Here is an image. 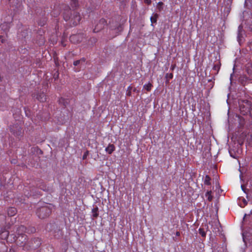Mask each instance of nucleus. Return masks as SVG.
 Returning <instances> with one entry per match:
<instances>
[{"mask_svg": "<svg viewBox=\"0 0 252 252\" xmlns=\"http://www.w3.org/2000/svg\"><path fill=\"white\" fill-rule=\"evenodd\" d=\"M42 244V240L39 237H32L28 239L27 243L24 246V251H30L39 248Z\"/></svg>", "mask_w": 252, "mask_h": 252, "instance_id": "f257e3e1", "label": "nucleus"}, {"mask_svg": "<svg viewBox=\"0 0 252 252\" xmlns=\"http://www.w3.org/2000/svg\"><path fill=\"white\" fill-rule=\"evenodd\" d=\"M53 208V206L52 205L46 204L38 208L36 211V214L39 219H45L50 215Z\"/></svg>", "mask_w": 252, "mask_h": 252, "instance_id": "f03ea898", "label": "nucleus"}, {"mask_svg": "<svg viewBox=\"0 0 252 252\" xmlns=\"http://www.w3.org/2000/svg\"><path fill=\"white\" fill-rule=\"evenodd\" d=\"M70 10L67 11L63 14V19L65 21L70 20V23L73 26H75L79 24L81 17L79 13L74 12L72 15L70 16Z\"/></svg>", "mask_w": 252, "mask_h": 252, "instance_id": "7ed1b4c3", "label": "nucleus"}, {"mask_svg": "<svg viewBox=\"0 0 252 252\" xmlns=\"http://www.w3.org/2000/svg\"><path fill=\"white\" fill-rule=\"evenodd\" d=\"M240 111L242 115H248L252 103L248 100H241L239 101Z\"/></svg>", "mask_w": 252, "mask_h": 252, "instance_id": "20e7f679", "label": "nucleus"}, {"mask_svg": "<svg viewBox=\"0 0 252 252\" xmlns=\"http://www.w3.org/2000/svg\"><path fill=\"white\" fill-rule=\"evenodd\" d=\"M28 239V238L26 235H18L16 242L17 245L22 247V250L24 251V246L27 243Z\"/></svg>", "mask_w": 252, "mask_h": 252, "instance_id": "39448f33", "label": "nucleus"}, {"mask_svg": "<svg viewBox=\"0 0 252 252\" xmlns=\"http://www.w3.org/2000/svg\"><path fill=\"white\" fill-rule=\"evenodd\" d=\"M83 38V34L81 33L75 34L70 36V41L74 43L77 44L81 42L82 41Z\"/></svg>", "mask_w": 252, "mask_h": 252, "instance_id": "423d86ee", "label": "nucleus"}, {"mask_svg": "<svg viewBox=\"0 0 252 252\" xmlns=\"http://www.w3.org/2000/svg\"><path fill=\"white\" fill-rule=\"evenodd\" d=\"M9 226H5L0 228V239L2 240H6L9 236L8 229Z\"/></svg>", "mask_w": 252, "mask_h": 252, "instance_id": "0eeeda50", "label": "nucleus"}, {"mask_svg": "<svg viewBox=\"0 0 252 252\" xmlns=\"http://www.w3.org/2000/svg\"><path fill=\"white\" fill-rule=\"evenodd\" d=\"M10 130L11 132L16 136L21 135L22 133V128L17 124L11 126H10Z\"/></svg>", "mask_w": 252, "mask_h": 252, "instance_id": "6e6552de", "label": "nucleus"}, {"mask_svg": "<svg viewBox=\"0 0 252 252\" xmlns=\"http://www.w3.org/2000/svg\"><path fill=\"white\" fill-rule=\"evenodd\" d=\"M106 24V21L104 18H101L99 21L98 24L96 25L95 28L93 30L94 32H97L101 29H102L104 26Z\"/></svg>", "mask_w": 252, "mask_h": 252, "instance_id": "1a4fd4ad", "label": "nucleus"}, {"mask_svg": "<svg viewBox=\"0 0 252 252\" xmlns=\"http://www.w3.org/2000/svg\"><path fill=\"white\" fill-rule=\"evenodd\" d=\"M33 97H35L40 102H45L46 100L47 97L45 94V93L43 91L42 92H38L37 94H33Z\"/></svg>", "mask_w": 252, "mask_h": 252, "instance_id": "9d476101", "label": "nucleus"}, {"mask_svg": "<svg viewBox=\"0 0 252 252\" xmlns=\"http://www.w3.org/2000/svg\"><path fill=\"white\" fill-rule=\"evenodd\" d=\"M16 233L17 235H26V227L24 225H20L16 228Z\"/></svg>", "mask_w": 252, "mask_h": 252, "instance_id": "9b49d317", "label": "nucleus"}, {"mask_svg": "<svg viewBox=\"0 0 252 252\" xmlns=\"http://www.w3.org/2000/svg\"><path fill=\"white\" fill-rule=\"evenodd\" d=\"M6 216L4 214H0V228L5 226H9L6 222Z\"/></svg>", "mask_w": 252, "mask_h": 252, "instance_id": "f8f14e48", "label": "nucleus"}, {"mask_svg": "<svg viewBox=\"0 0 252 252\" xmlns=\"http://www.w3.org/2000/svg\"><path fill=\"white\" fill-rule=\"evenodd\" d=\"M7 214L9 217L15 215L17 213V209L15 207H9L7 210Z\"/></svg>", "mask_w": 252, "mask_h": 252, "instance_id": "ddd939ff", "label": "nucleus"}, {"mask_svg": "<svg viewBox=\"0 0 252 252\" xmlns=\"http://www.w3.org/2000/svg\"><path fill=\"white\" fill-rule=\"evenodd\" d=\"M115 146L114 144H109L105 150L108 154L111 155L115 150Z\"/></svg>", "mask_w": 252, "mask_h": 252, "instance_id": "4468645a", "label": "nucleus"}, {"mask_svg": "<svg viewBox=\"0 0 252 252\" xmlns=\"http://www.w3.org/2000/svg\"><path fill=\"white\" fill-rule=\"evenodd\" d=\"M58 102L60 104L63 105V107H65L69 103V100L68 99L61 97L59 99Z\"/></svg>", "mask_w": 252, "mask_h": 252, "instance_id": "2eb2a0df", "label": "nucleus"}, {"mask_svg": "<svg viewBox=\"0 0 252 252\" xmlns=\"http://www.w3.org/2000/svg\"><path fill=\"white\" fill-rule=\"evenodd\" d=\"M92 217L94 219L97 218L99 216L98 208L95 206L92 210Z\"/></svg>", "mask_w": 252, "mask_h": 252, "instance_id": "dca6fc26", "label": "nucleus"}, {"mask_svg": "<svg viewBox=\"0 0 252 252\" xmlns=\"http://www.w3.org/2000/svg\"><path fill=\"white\" fill-rule=\"evenodd\" d=\"M159 17V15L158 13H155L153 14L152 16L150 18V20L151 22V26H153V24L157 23V19Z\"/></svg>", "mask_w": 252, "mask_h": 252, "instance_id": "f3484780", "label": "nucleus"}, {"mask_svg": "<svg viewBox=\"0 0 252 252\" xmlns=\"http://www.w3.org/2000/svg\"><path fill=\"white\" fill-rule=\"evenodd\" d=\"M36 232V228L33 226L26 227V233L28 234L34 233Z\"/></svg>", "mask_w": 252, "mask_h": 252, "instance_id": "a211bd4d", "label": "nucleus"}, {"mask_svg": "<svg viewBox=\"0 0 252 252\" xmlns=\"http://www.w3.org/2000/svg\"><path fill=\"white\" fill-rule=\"evenodd\" d=\"M70 4L72 8L74 9H76L79 6L77 0H70Z\"/></svg>", "mask_w": 252, "mask_h": 252, "instance_id": "6ab92c4d", "label": "nucleus"}, {"mask_svg": "<svg viewBox=\"0 0 252 252\" xmlns=\"http://www.w3.org/2000/svg\"><path fill=\"white\" fill-rule=\"evenodd\" d=\"M204 183L205 185L209 186L211 185V178L208 175H206L205 177Z\"/></svg>", "mask_w": 252, "mask_h": 252, "instance_id": "aec40b11", "label": "nucleus"}, {"mask_svg": "<svg viewBox=\"0 0 252 252\" xmlns=\"http://www.w3.org/2000/svg\"><path fill=\"white\" fill-rule=\"evenodd\" d=\"M212 191H207L205 193V196L207 197L208 201H211L213 199V196L212 195Z\"/></svg>", "mask_w": 252, "mask_h": 252, "instance_id": "412c9836", "label": "nucleus"}, {"mask_svg": "<svg viewBox=\"0 0 252 252\" xmlns=\"http://www.w3.org/2000/svg\"><path fill=\"white\" fill-rule=\"evenodd\" d=\"M152 87V84L150 83H149L147 84H145L143 86V88L148 92H150L151 90Z\"/></svg>", "mask_w": 252, "mask_h": 252, "instance_id": "4be33fe9", "label": "nucleus"}, {"mask_svg": "<svg viewBox=\"0 0 252 252\" xmlns=\"http://www.w3.org/2000/svg\"><path fill=\"white\" fill-rule=\"evenodd\" d=\"M163 3L161 1H159L157 4V8L159 11H161L163 9Z\"/></svg>", "mask_w": 252, "mask_h": 252, "instance_id": "5701e85b", "label": "nucleus"}, {"mask_svg": "<svg viewBox=\"0 0 252 252\" xmlns=\"http://www.w3.org/2000/svg\"><path fill=\"white\" fill-rule=\"evenodd\" d=\"M199 234L203 237H205L206 235V232L204 231L203 228H200L198 230Z\"/></svg>", "mask_w": 252, "mask_h": 252, "instance_id": "b1692460", "label": "nucleus"}, {"mask_svg": "<svg viewBox=\"0 0 252 252\" xmlns=\"http://www.w3.org/2000/svg\"><path fill=\"white\" fill-rule=\"evenodd\" d=\"M132 89V87L131 86H129L127 87V90L126 92V95L127 96H131V90Z\"/></svg>", "mask_w": 252, "mask_h": 252, "instance_id": "393cba45", "label": "nucleus"}, {"mask_svg": "<svg viewBox=\"0 0 252 252\" xmlns=\"http://www.w3.org/2000/svg\"><path fill=\"white\" fill-rule=\"evenodd\" d=\"M46 23V18H43L42 20H40L38 22V25L40 26H44Z\"/></svg>", "mask_w": 252, "mask_h": 252, "instance_id": "a878e982", "label": "nucleus"}, {"mask_svg": "<svg viewBox=\"0 0 252 252\" xmlns=\"http://www.w3.org/2000/svg\"><path fill=\"white\" fill-rule=\"evenodd\" d=\"M0 248L2 250V251H0V252H4L5 250H6V247L4 244L0 243Z\"/></svg>", "mask_w": 252, "mask_h": 252, "instance_id": "bb28decb", "label": "nucleus"}, {"mask_svg": "<svg viewBox=\"0 0 252 252\" xmlns=\"http://www.w3.org/2000/svg\"><path fill=\"white\" fill-rule=\"evenodd\" d=\"M220 68V65L216 64L213 66V69L218 71Z\"/></svg>", "mask_w": 252, "mask_h": 252, "instance_id": "cd10ccee", "label": "nucleus"}, {"mask_svg": "<svg viewBox=\"0 0 252 252\" xmlns=\"http://www.w3.org/2000/svg\"><path fill=\"white\" fill-rule=\"evenodd\" d=\"M39 188H40L41 189L43 190H47V188H46V186L44 185H40L38 186Z\"/></svg>", "mask_w": 252, "mask_h": 252, "instance_id": "c85d7f7f", "label": "nucleus"}, {"mask_svg": "<svg viewBox=\"0 0 252 252\" xmlns=\"http://www.w3.org/2000/svg\"><path fill=\"white\" fill-rule=\"evenodd\" d=\"M89 155V151H87L86 152H85L83 156V157H82V158L83 160L85 159L87 156H88Z\"/></svg>", "mask_w": 252, "mask_h": 252, "instance_id": "c756f323", "label": "nucleus"}, {"mask_svg": "<svg viewBox=\"0 0 252 252\" xmlns=\"http://www.w3.org/2000/svg\"><path fill=\"white\" fill-rule=\"evenodd\" d=\"M5 41L6 39L4 38V37L2 35H0V42L1 43H3L5 42Z\"/></svg>", "mask_w": 252, "mask_h": 252, "instance_id": "7c9ffc66", "label": "nucleus"}, {"mask_svg": "<svg viewBox=\"0 0 252 252\" xmlns=\"http://www.w3.org/2000/svg\"><path fill=\"white\" fill-rule=\"evenodd\" d=\"M80 61L79 60H77V61H75L73 62V65L74 66H77L78 65H79L80 63Z\"/></svg>", "mask_w": 252, "mask_h": 252, "instance_id": "2f4dec72", "label": "nucleus"}, {"mask_svg": "<svg viewBox=\"0 0 252 252\" xmlns=\"http://www.w3.org/2000/svg\"><path fill=\"white\" fill-rule=\"evenodd\" d=\"M21 35H22V36L23 37L25 38V37H26V36H27V35H28V32H27V31H26V32H23V33H22Z\"/></svg>", "mask_w": 252, "mask_h": 252, "instance_id": "473e14b6", "label": "nucleus"}, {"mask_svg": "<svg viewBox=\"0 0 252 252\" xmlns=\"http://www.w3.org/2000/svg\"><path fill=\"white\" fill-rule=\"evenodd\" d=\"M248 115H249L252 118V104L250 109V111H249Z\"/></svg>", "mask_w": 252, "mask_h": 252, "instance_id": "72a5a7b5", "label": "nucleus"}, {"mask_svg": "<svg viewBox=\"0 0 252 252\" xmlns=\"http://www.w3.org/2000/svg\"><path fill=\"white\" fill-rule=\"evenodd\" d=\"M166 76H167L169 78V79H172L173 77V74L172 73L167 74Z\"/></svg>", "mask_w": 252, "mask_h": 252, "instance_id": "f704fd0d", "label": "nucleus"}, {"mask_svg": "<svg viewBox=\"0 0 252 252\" xmlns=\"http://www.w3.org/2000/svg\"><path fill=\"white\" fill-rule=\"evenodd\" d=\"M144 2L148 5L151 4L152 1L151 0H144Z\"/></svg>", "mask_w": 252, "mask_h": 252, "instance_id": "c9c22d12", "label": "nucleus"}, {"mask_svg": "<svg viewBox=\"0 0 252 252\" xmlns=\"http://www.w3.org/2000/svg\"><path fill=\"white\" fill-rule=\"evenodd\" d=\"M175 67H176L175 64H172L171 66L170 69L173 71L174 69V68H175Z\"/></svg>", "mask_w": 252, "mask_h": 252, "instance_id": "e433bc0d", "label": "nucleus"}, {"mask_svg": "<svg viewBox=\"0 0 252 252\" xmlns=\"http://www.w3.org/2000/svg\"><path fill=\"white\" fill-rule=\"evenodd\" d=\"M79 60L80 61V63H84L86 61V59L85 58H82Z\"/></svg>", "mask_w": 252, "mask_h": 252, "instance_id": "4c0bfd02", "label": "nucleus"}, {"mask_svg": "<svg viewBox=\"0 0 252 252\" xmlns=\"http://www.w3.org/2000/svg\"><path fill=\"white\" fill-rule=\"evenodd\" d=\"M176 235L177 236H180V232L179 231H177L176 232Z\"/></svg>", "mask_w": 252, "mask_h": 252, "instance_id": "58836bf2", "label": "nucleus"}, {"mask_svg": "<svg viewBox=\"0 0 252 252\" xmlns=\"http://www.w3.org/2000/svg\"><path fill=\"white\" fill-rule=\"evenodd\" d=\"M117 28H118V30H119V29H121L122 27H121V25H117Z\"/></svg>", "mask_w": 252, "mask_h": 252, "instance_id": "ea45409f", "label": "nucleus"}, {"mask_svg": "<svg viewBox=\"0 0 252 252\" xmlns=\"http://www.w3.org/2000/svg\"><path fill=\"white\" fill-rule=\"evenodd\" d=\"M5 25L4 24H3L1 26V29H3L4 30V27Z\"/></svg>", "mask_w": 252, "mask_h": 252, "instance_id": "a19ab883", "label": "nucleus"}, {"mask_svg": "<svg viewBox=\"0 0 252 252\" xmlns=\"http://www.w3.org/2000/svg\"><path fill=\"white\" fill-rule=\"evenodd\" d=\"M8 28H9V26H8V28H7V27H6V28H5V29H4V31H5V32H6V31L7 30H8Z\"/></svg>", "mask_w": 252, "mask_h": 252, "instance_id": "79ce46f5", "label": "nucleus"}, {"mask_svg": "<svg viewBox=\"0 0 252 252\" xmlns=\"http://www.w3.org/2000/svg\"><path fill=\"white\" fill-rule=\"evenodd\" d=\"M244 202L245 203V205H247V202L246 201V200L245 199H244Z\"/></svg>", "mask_w": 252, "mask_h": 252, "instance_id": "37998d69", "label": "nucleus"}, {"mask_svg": "<svg viewBox=\"0 0 252 252\" xmlns=\"http://www.w3.org/2000/svg\"><path fill=\"white\" fill-rule=\"evenodd\" d=\"M9 252H14L13 250L10 249Z\"/></svg>", "mask_w": 252, "mask_h": 252, "instance_id": "c03bdc74", "label": "nucleus"}, {"mask_svg": "<svg viewBox=\"0 0 252 252\" xmlns=\"http://www.w3.org/2000/svg\"><path fill=\"white\" fill-rule=\"evenodd\" d=\"M111 28H112V30H115L116 29V28L112 27H111Z\"/></svg>", "mask_w": 252, "mask_h": 252, "instance_id": "a18cd8bd", "label": "nucleus"}, {"mask_svg": "<svg viewBox=\"0 0 252 252\" xmlns=\"http://www.w3.org/2000/svg\"><path fill=\"white\" fill-rule=\"evenodd\" d=\"M241 188H242V189L244 190V188H243V186H241Z\"/></svg>", "mask_w": 252, "mask_h": 252, "instance_id": "49530a36", "label": "nucleus"}, {"mask_svg": "<svg viewBox=\"0 0 252 252\" xmlns=\"http://www.w3.org/2000/svg\"><path fill=\"white\" fill-rule=\"evenodd\" d=\"M133 91H134V92L136 91V89H135V88H134V89H133Z\"/></svg>", "mask_w": 252, "mask_h": 252, "instance_id": "de8ad7c7", "label": "nucleus"}]
</instances>
